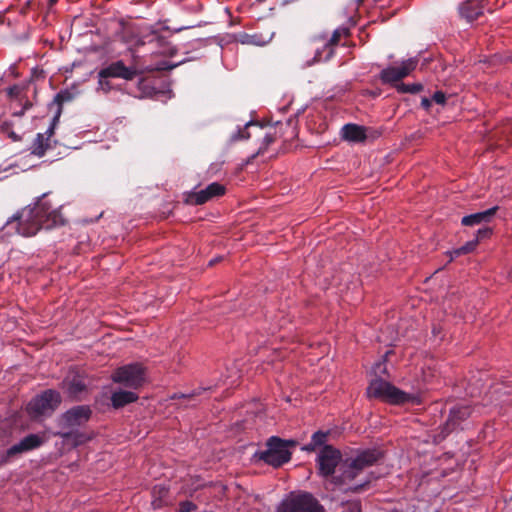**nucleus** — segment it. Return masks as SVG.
Instances as JSON below:
<instances>
[{
    "mask_svg": "<svg viewBox=\"0 0 512 512\" xmlns=\"http://www.w3.org/2000/svg\"><path fill=\"white\" fill-rule=\"evenodd\" d=\"M104 79L105 78H100L99 84H100L101 89L104 90L105 92H107V91H109L110 86H109L108 82L104 81Z\"/></svg>",
    "mask_w": 512,
    "mask_h": 512,
    "instance_id": "34",
    "label": "nucleus"
},
{
    "mask_svg": "<svg viewBox=\"0 0 512 512\" xmlns=\"http://www.w3.org/2000/svg\"><path fill=\"white\" fill-rule=\"evenodd\" d=\"M461 17L468 22L476 20L483 13V5L480 0H469L459 7Z\"/></svg>",
    "mask_w": 512,
    "mask_h": 512,
    "instance_id": "17",
    "label": "nucleus"
},
{
    "mask_svg": "<svg viewBox=\"0 0 512 512\" xmlns=\"http://www.w3.org/2000/svg\"><path fill=\"white\" fill-rule=\"evenodd\" d=\"M276 512H325V510L310 493H300L283 500Z\"/></svg>",
    "mask_w": 512,
    "mask_h": 512,
    "instance_id": "6",
    "label": "nucleus"
},
{
    "mask_svg": "<svg viewBox=\"0 0 512 512\" xmlns=\"http://www.w3.org/2000/svg\"><path fill=\"white\" fill-rule=\"evenodd\" d=\"M53 130L54 128L51 126L46 132L47 136L41 133L37 134L32 145V154L38 157H41L45 154L46 149L49 147L48 141L50 136L53 134Z\"/></svg>",
    "mask_w": 512,
    "mask_h": 512,
    "instance_id": "19",
    "label": "nucleus"
},
{
    "mask_svg": "<svg viewBox=\"0 0 512 512\" xmlns=\"http://www.w3.org/2000/svg\"><path fill=\"white\" fill-rule=\"evenodd\" d=\"M348 33L349 30L346 27H338L337 29L334 30L330 40L324 44V48L328 49V53L325 57L326 60L329 59L332 55V46L336 45L339 42L340 38L342 36H347Z\"/></svg>",
    "mask_w": 512,
    "mask_h": 512,
    "instance_id": "21",
    "label": "nucleus"
},
{
    "mask_svg": "<svg viewBox=\"0 0 512 512\" xmlns=\"http://www.w3.org/2000/svg\"><path fill=\"white\" fill-rule=\"evenodd\" d=\"M46 194L38 197L36 202L30 204L11 218H9L4 229L8 234H19L24 237H31L42 229H51L57 225L63 224V218L58 209L53 208L51 204L45 200Z\"/></svg>",
    "mask_w": 512,
    "mask_h": 512,
    "instance_id": "1",
    "label": "nucleus"
},
{
    "mask_svg": "<svg viewBox=\"0 0 512 512\" xmlns=\"http://www.w3.org/2000/svg\"><path fill=\"white\" fill-rule=\"evenodd\" d=\"M72 99L71 93L68 91H61L55 96V101L58 104H63L64 102H68Z\"/></svg>",
    "mask_w": 512,
    "mask_h": 512,
    "instance_id": "28",
    "label": "nucleus"
},
{
    "mask_svg": "<svg viewBox=\"0 0 512 512\" xmlns=\"http://www.w3.org/2000/svg\"><path fill=\"white\" fill-rule=\"evenodd\" d=\"M7 93L9 96L11 97H17L18 93H19V88L18 86H12V87H9L7 89Z\"/></svg>",
    "mask_w": 512,
    "mask_h": 512,
    "instance_id": "32",
    "label": "nucleus"
},
{
    "mask_svg": "<svg viewBox=\"0 0 512 512\" xmlns=\"http://www.w3.org/2000/svg\"><path fill=\"white\" fill-rule=\"evenodd\" d=\"M327 438V434L321 431H317L312 435L311 441L307 444L303 449L306 451H313L318 446H321L325 443Z\"/></svg>",
    "mask_w": 512,
    "mask_h": 512,
    "instance_id": "23",
    "label": "nucleus"
},
{
    "mask_svg": "<svg viewBox=\"0 0 512 512\" xmlns=\"http://www.w3.org/2000/svg\"><path fill=\"white\" fill-rule=\"evenodd\" d=\"M58 0H49V4L52 6L54 5Z\"/></svg>",
    "mask_w": 512,
    "mask_h": 512,
    "instance_id": "38",
    "label": "nucleus"
},
{
    "mask_svg": "<svg viewBox=\"0 0 512 512\" xmlns=\"http://www.w3.org/2000/svg\"><path fill=\"white\" fill-rule=\"evenodd\" d=\"M381 453L376 450H365L353 459H346L340 465L341 475L335 477L336 484H348L365 467L371 466L378 461Z\"/></svg>",
    "mask_w": 512,
    "mask_h": 512,
    "instance_id": "2",
    "label": "nucleus"
},
{
    "mask_svg": "<svg viewBox=\"0 0 512 512\" xmlns=\"http://www.w3.org/2000/svg\"><path fill=\"white\" fill-rule=\"evenodd\" d=\"M192 395L186 396L185 394H182V397H191Z\"/></svg>",
    "mask_w": 512,
    "mask_h": 512,
    "instance_id": "41",
    "label": "nucleus"
},
{
    "mask_svg": "<svg viewBox=\"0 0 512 512\" xmlns=\"http://www.w3.org/2000/svg\"><path fill=\"white\" fill-rule=\"evenodd\" d=\"M140 71L135 67H127L122 61H116L108 67L100 70L99 78H122L132 80Z\"/></svg>",
    "mask_w": 512,
    "mask_h": 512,
    "instance_id": "13",
    "label": "nucleus"
},
{
    "mask_svg": "<svg viewBox=\"0 0 512 512\" xmlns=\"http://www.w3.org/2000/svg\"><path fill=\"white\" fill-rule=\"evenodd\" d=\"M433 101H435L437 104H444L446 100V96L443 92L437 91L434 93L432 97Z\"/></svg>",
    "mask_w": 512,
    "mask_h": 512,
    "instance_id": "29",
    "label": "nucleus"
},
{
    "mask_svg": "<svg viewBox=\"0 0 512 512\" xmlns=\"http://www.w3.org/2000/svg\"><path fill=\"white\" fill-rule=\"evenodd\" d=\"M92 415V410L88 405H78L70 408L60 415L58 425L64 430L57 432L64 439L71 437L74 430L85 425Z\"/></svg>",
    "mask_w": 512,
    "mask_h": 512,
    "instance_id": "4",
    "label": "nucleus"
},
{
    "mask_svg": "<svg viewBox=\"0 0 512 512\" xmlns=\"http://www.w3.org/2000/svg\"><path fill=\"white\" fill-rule=\"evenodd\" d=\"M471 415V409L468 406L454 407L450 411L449 418L442 429L441 439L445 438L452 430L456 428L460 421L468 418Z\"/></svg>",
    "mask_w": 512,
    "mask_h": 512,
    "instance_id": "14",
    "label": "nucleus"
},
{
    "mask_svg": "<svg viewBox=\"0 0 512 512\" xmlns=\"http://www.w3.org/2000/svg\"><path fill=\"white\" fill-rule=\"evenodd\" d=\"M397 90L401 93H411V94H415L419 91L422 90V85L417 83V84H404V83H401L399 85H397Z\"/></svg>",
    "mask_w": 512,
    "mask_h": 512,
    "instance_id": "25",
    "label": "nucleus"
},
{
    "mask_svg": "<svg viewBox=\"0 0 512 512\" xmlns=\"http://www.w3.org/2000/svg\"><path fill=\"white\" fill-rule=\"evenodd\" d=\"M431 101L427 98H423L421 104L423 107L428 108L430 106Z\"/></svg>",
    "mask_w": 512,
    "mask_h": 512,
    "instance_id": "36",
    "label": "nucleus"
},
{
    "mask_svg": "<svg viewBox=\"0 0 512 512\" xmlns=\"http://www.w3.org/2000/svg\"><path fill=\"white\" fill-rule=\"evenodd\" d=\"M498 210L497 206L489 208L485 211L477 212L464 216L461 220L463 226L486 225L490 223Z\"/></svg>",
    "mask_w": 512,
    "mask_h": 512,
    "instance_id": "15",
    "label": "nucleus"
},
{
    "mask_svg": "<svg viewBox=\"0 0 512 512\" xmlns=\"http://www.w3.org/2000/svg\"><path fill=\"white\" fill-rule=\"evenodd\" d=\"M137 399L138 395L136 393L124 390L115 391L111 396V402L115 408L123 407L126 404L135 402Z\"/></svg>",
    "mask_w": 512,
    "mask_h": 512,
    "instance_id": "20",
    "label": "nucleus"
},
{
    "mask_svg": "<svg viewBox=\"0 0 512 512\" xmlns=\"http://www.w3.org/2000/svg\"><path fill=\"white\" fill-rule=\"evenodd\" d=\"M476 246H477V240L468 241L463 246H461V247L451 251L450 252V258L453 259V258L458 257L460 255H464V254L470 253V252L474 251Z\"/></svg>",
    "mask_w": 512,
    "mask_h": 512,
    "instance_id": "24",
    "label": "nucleus"
},
{
    "mask_svg": "<svg viewBox=\"0 0 512 512\" xmlns=\"http://www.w3.org/2000/svg\"><path fill=\"white\" fill-rule=\"evenodd\" d=\"M363 0H358L359 3H361Z\"/></svg>",
    "mask_w": 512,
    "mask_h": 512,
    "instance_id": "42",
    "label": "nucleus"
},
{
    "mask_svg": "<svg viewBox=\"0 0 512 512\" xmlns=\"http://www.w3.org/2000/svg\"><path fill=\"white\" fill-rule=\"evenodd\" d=\"M9 137L13 140V141H18L20 138L18 137V135H16V133L14 132H10L9 133Z\"/></svg>",
    "mask_w": 512,
    "mask_h": 512,
    "instance_id": "37",
    "label": "nucleus"
},
{
    "mask_svg": "<svg viewBox=\"0 0 512 512\" xmlns=\"http://www.w3.org/2000/svg\"><path fill=\"white\" fill-rule=\"evenodd\" d=\"M44 441V437L38 434H30L24 437L20 442L0 453V466L6 464L11 458L18 454L38 448Z\"/></svg>",
    "mask_w": 512,
    "mask_h": 512,
    "instance_id": "10",
    "label": "nucleus"
},
{
    "mask_svg": "<svg viewBox=\"0 0 512 512\" xmlns=\"http://www.w3.org/2000/svg\"><path fill=\"white\" fill-rule=\"evenodd\" d=\"M372 372L376 377H380L381 374L386 373V364L385 360L378 361L372 367Z\"/></svg>",
    "mask_w": 512,
    "mask_h": 512,
    "instance_id": "27",
    "label": "nucleus"
},
{
    "mask_svg": "<svg viewBox=\"0 0 512 512\" xmlns=\"http://www.w3.org/2000/svg\"><path fill=\"white\" fill-rule=\"evenodd\" d=\"M492 234V229L486 225H483V227L479 228L476 232V238L474 240H477V243L479 240L485 239L490 237Z\"/></svg>",
    "mask_w": 512,
    "mask_h": 512,
    "instance_id": "26",
    "label": "nucleus"
},
{
    "mask_svg": "<svg viewBox=\"0 0 512 512\" xmlns=\"http://www.w3.org/2000/svg\"><path fill=\"white\" fill-rule=\"evenodd\" d=\"M367 395L391 404H403L414 400L412 395L401 391L381 377L371 380L367 388Z\"/></svg>",
    "mask_w": 512,
    "mask_h": 512,
    "instance_id": "3",
    "label": "nucleus"
},
{
    "mask_svg": "<svg viewBox=\"0 0 512 512\" xmlns=\"http://www.w3.org/2000/svg\"><path fill=\"white\" fill-rule=\"evenodd\" d=\"M341 460L342 455L338 449L330 445H325L321 448L317 456L319 474L324 477L331 476L334 474L336 467L341 465Z\"/></svg>",
    "mask_w": 512,
    "mask_h": 512,
    "instance_id": "9",
    "label": "nucleus"
},
{
    "mask_svg": "<svg viewBox=\"0 0 512 512\" xmlns=\"http://www.w3.org/2000/svg\"><path fill=\"white\" fill-rule=\"evenodd\" d=\"M417 58H409L401 62L400 66H390L383 69L380 79L383 83H396L408 76L417 66Z\"/></svg>",
    "mask_w": 512,
    "mask_h": 512,
    "instance_id": "11",
    "label": "nucleus"
},
{
    "mask_svg": "<svg viewBox=\"0 0 512 512\" xmlns=\"http://www.w3.org/2000/svg\"><path fill=\"white\" fill-rule=\"evenodd\" d=\"M112 380L125 387L137 389L146 381L145 371L138 363L127 364L114 371Z\"/></svg>",
    "mask_w": 512,
    "mask_h": 512,
    "instance_id": "7",
    "label": "nucleus"
},
{
    "mask_svg": "<svg viewBox=\"0 0 512 512\" xmlns=\"http://www.w3.org/2000/svg\"><path fill=\"white\" fill-rule=\"evenodd\" d=\"M225 193V187L217 182L209 184L205 189L195 193V203L203 204L214 197L221 196Z\"/></svg>",
    "mask_w": 512,
    "mask_h": 512,
    "instance_id": "16",
    "label": "nucleus"
},
{
    "mask_svg": "<svg viewBox=\"0 0 512 512\" xmlns=\"http://www.w3.org/2000/svg\"><path fill=\"white\" fill-rule=\"evenodd\" d=\"M268 449L263 453V460L274 466L279 467L291 459V453L288 449V443L278 437H271L267 443Z\"/></svg>",
    "mask_w": 512,
    "mask_h": 512,
    "instance_id": "8",
    "label": "nucleus"
},
{
    "mask_svg": "<svg viewBox=\"0 0 512 512\" xmlns=\"http://www.w3.org/2000/svg\"><path fill=\"white\" fill-rule=\"evenodd\" d=\"M266 0H257L258 3H263L265 2Z\"/></svg>",
    "mask_w": 512,
    "mask_h": 512,
    "instance_id": "40",
    "label": "nucleus"
},
{
    "mask_svg": "<svg viewBox=\"0 0 512 512\" xmlns=\"http://www.w3.org/2000/svg\"><path fill=\"white\" fill-rule=\"evenodd\" d=\"M321 59H322V57H321L320 49L317 48L316 51H315V56H314L313 60L312 61H308L307 62V66H310V65H312L315 62H319Z\"/></svg>",
    "mask_w": 512,
    "mask_h": 512,
    "instance_id": "31",
    "label": "nucleus"
},
{
    "mask_svg": "<svg viewBox=\"0 0 512 512\" xmlns=\"http://www.w3.org/2000/svg\"><path fill=\"white\" fill-rule=\"evenodd\" d=\"M62 389L71 398L80 400L87 392L86 379L82 375L70 373L63 380Z\"/></svg>",
    "mask_w": 512,
    "mask_h": 512,
    "instance_id": "12",
    "label": "nucleus"
},
{
    "mask_svg": "<svg viewBox=\"0 0 512 512\" xmlns=\"http://www.w3.org/2000/svg\"><path fill=\"white\" fill-rule=\"evenodd\" d=\"M60 403L61 396L59 392L48 389L31 399L26 406V411L33 418L50 415Z\"/></svg>",
    "mask_w": 512,
    "mask_h": 512,
    "instance_id": "5",
    "label": "nucleus"
},
{
    "mask_svg": "<svg viewBox=\"0 0 512 512\" xmlns=\"http://www.w3.org/2000/svg\"><path fill=\"white\" fill-rule=\"evenodd\" d=\"M342 137L350 142H361L365 140L366 134L365 129L362 126L356 124H346L341 130Z\"/></svg>",
    "mask_w": 512,
    "mask_h": 512,
    "instance_id": "18",
    "label": "nucleus"
},
{
    "mask_svg": "<svg viewBox=\"0 0 512 512\" xmlns=\"http://www.w3.org/2000/svg\"><path fill=\"white\" fill-rule=\"evenodd\" d=\"M254 127L258 131H262L263 127L260 126L257 122L250 121L245 124L243 128H239L237 132L233 133L231 136L232 141L244 140L250 137V133L247 132L248 129Z\"/></svg>",
    "mask_w": 512,
    "mask_h": 512,
    "instance_id": "22",
    "label": "nucleus"
},
{
    "mask_svg": "<svg viewBox=\"0 0 512 512\" xmlns=\"http://www.w3.org/2000/svg\"><path fill=\"white\" fill-rule=\"evenodd\" d=\"M216 261H218V260L217 259L210 260L209 265H213Z\"/></svg>",
    "mask_w": 512,
    "mask_h": 512,
    "instance_id": "39",
    "label": "nucleus"
},
{
    "mask_svg": "<svg viewBox=\"0 0 512 512\" xmlns=\"http://www.w3.org/2000/svg\"><path fill=\"white\" fill-rule=\"evenodd\" d=\"M350 511L351 512H361L360 505L358 503L350 504Z\"/></svg>",
    "mask_w": 512,
    "mask_h": 512,
    "instance_id": "35",
    "label": "nucleus"
},
{
    "mask_svg": "<svg viewBox=\"0 0 512 512\" xmlns=\"http://www.w3.org/2000/svg\"><path fill=\"white\" fill-rule=\"evenodd\" d=\"M273 142H274L273 136L270 135V134H265V136L263 138L264 145L267 147V146H269Z\"/></svg>",
    "mask_w": 512,
    "mask_h": 512,
    "instance_id": "33",
    "label": "nucleus"
},
{
    "mask_svg": "<svg viewBox=\"0 0 512 512\" xmlns=\"http://www.w3.org/2000/svg\"><path fill=\"white\" fill-rule=\"evenodd\" d=\"M194 509V505L191 502H184L181 504L179 512H191Z\"/></svg>",
    "mask_w": 512,
    "mask_h": 512,
    "instance_id": "30",
    "label": "nucleus"
}]
</instances>
